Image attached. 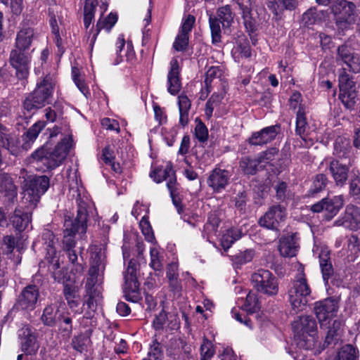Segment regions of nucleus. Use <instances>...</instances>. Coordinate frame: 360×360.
<instances>
[{
	"label": "nucleus",
	"instance_id": "f257e3e1",
	"mask_svg": "<svg viewBox=\"0 0 360 360\" xmlns=\"http://www.w3.org/2000/svg\"><path fill=\"white\" fill-rule=\"evenodd\" d=\"M71 146V139L65 138L51 150L45 146L40 147L31 154L30 162L34 164L38 171L53 170L65 160Z\"/></svg>",
	"mask_w": 360,
	"mask_h": 360
},
{
	"label": "nucleus",
	"instance_id": "f03ea898",
	"mask_svg": "<svg viewBox=\"0 0 360 360\" xmlns=\"http://www.w3.org/2000/svg\"><path fill=\"white\" fill-rule=\"evenodd\" d=\"M54 75L47 74L39 81L34 91L28 94L23 102L24 109L36 111L51 103L56 86Z\"/></svg>",
	"mask_w": 360,
	"mask_h": 360
},
{
	"label": "nucleus",
	"instance_id": "7ed1b4c3",
	"mask_svg": "<svg viewBox=\"0 0 360 360\" xmlns=\"http://www.w3.org/2000/svg\"><path fill=\"white\" fill-rule=\"evenodd\" d=\"M288 294L292 309L296 313L302 311L307 304L308 297L311 294V288L304 272V267L301 265L297 269Z\"/></svg>",
	"mask_w": 360,
	"mask_h": 360
},
{
	"label": "nucleus",
	"instance_id": "20e7f679",
	"mask_svg": "<svg viewBox=\"0 0 360 360\" xmlns=\"http://www.w3.org/2000/svg\"><path fill=\"white\" fill-rule=\"evenodd\" d=\"M87 210L84 202L78 204L77 214L74 221L65 219L64 236L63 238V249L64 251L73 250L76 242L75 235L76 233H84L87 228Z\"/></svg>",
	"mask_w": 360,
	"mask_h": 360
},
{
	"label": "nucleus",
	"instance_id": "39448f33",
	"mask_svg": "<svg viewBox=\"0 0 360 360\" xmlns=\"http://www.w3.org/2000/svg\"><path fill=\"white\" fill-rule=\"evenodd\" d=\"M292 326L297 345L305 349H311L317 328L315 319L311 316H300Z\"/></svg>",
	"mask_w": 360,
	"mask_h": 360
},
{
	"label": "nucleus",
	"instance_id": "423d86ee",
	"mask_svg": "<svg viewBox=\"0 0 360 360\" xmlns=\"http://www.w3.org/2000/svg\"><path fill=\"white\" fill-rule=\"evenodd\" d=\"M335 25L339 30H345L354 24L356 16V5L347 0H336L330 7Z\"/></svg>",
	"mask_w": 360,
	"mask_h": 360
},
{
	"label": "nucleus",
	"instance_id": "0eeeda50",
	"mask_svg": "<svg viewBox=\"0 0 360 360\" xmlns=\"http://www.w3.org/2000/svg\"><path fill=\"white\" fill-rule=\"evenodd\" d=\"M251 283L253 288L259 292L268 296H274L278 294V280L269 270L260 269L252 274Z\"/></svg>",
	"mask_w": 360,
	"mask_h": 360
},
{
	"label": "nucleus",
	"instance_id": "6e6552de",
	"mask_svg": "<svg viewBox=\"0 0 360 360\" xmlns=\"http://www.w3.org/2000/svg\"><path fill=\"white\" fill-rule=\"evenodd\" d=\"M50 186V179L46 175L30 176L25 180V195L33 203L38 202L41 197L48 191Z\"/></svg>",
	"mask_w": 360,
	"mask_h": 360
},
{
	"label": "nucleus",
	"instance_id": "1a4fd4ad",
	"mask_svg": "<svg viewBox=\"0 0 360 360\" xmlns=\"http://www.w3.org/2000/svg\"><path fill=\"white\" fill-rule=\"evenodd\" d=\"M136 266L135 262L130 260L127 269L124 275V285L123 292L127 301L138 302L141 300L139 283L136 276Z\"/></svg>",
	"mask_w": 360,
	"mask_h": 360
},
{
	"label": "nucleus",
	"instance_id": "9d476101",
	"mask_svg": "<svg viewBox=\"0 0 360 360\" xmlns=\"http://www.w3.org/2000/svg\"><path fill=\"white\" fill-rule=\"evenodd\" d=\"M278 153V150L277 148H271L261 153L257 158H251L250 157L242 158L240 160V168L244 174L247 175H254L259 168L264 167V165H261V164L266 163L268 161L272 160L274 155Z\"/></svg>",
	"mask_w": 360,
	"mask_h": 360
},
{
	"label": "nucleus",
	"instance_id": "9b49d317",
	"mask_svg": "<svg viewBox=\"0 0 360 360\" xmlns=\"http://www.w3.org/2000/svg\"><path fill=\"white\" fill-rule=\"evenodd\" d=\"M11 66L16 70V76L20 79H26L29 75L31 55L27 51L17 48L11 50L9 56Z\"/></svg>",
	"mask_w": 360,
	"mask_h": 360
},
{
	"label": "nucleus",
	"instance_id": "f8f14e48",
	"mask_svg": "<svg viewBox=\"0 0 360 360\" xmlns=\"http://www.w3.org/2000/svg\"><path fill=\"white\" fill-rule=\"evenodd\" d=\"M287 216L286 208L281 205L271 206L263 217L259 220L261 226L268 229L278 230L281 224Z\"/></svg>",
	"mask_w": 360,
	"mask_h": 360
},
{
	"label": "nucleus",
	"instance_id": "ddd939ff",
	"mask_svg": "<svg viewBox=\"0 0 360 360\" xmlns=\"http://www.w3.org/2000/svg\"><path fill=\"white\" fill-rule=\"evenodd\" d=\"M344 200L342 195L334 196L333 198H326L314 204L311 210L314 212H324V217L330 220L343 206Z\"/></svg>",
	"mask_w": 360,
	"mask_h": 360
},
{
	"label": "nucleus",
	"instance_id": "4468645a",
	"mask_svg": "<svg viewBox=\"0 0 360 360\" xmlns=\"http://www.w3.org/2000/svg\"><path fill=\"white\" fill-rule=\"evenodd\" d=\"M20 339L21 349L29 355L34 354L39 347L37 341V330L28 324H25L18 331Z\"/></svg>",
	"mask_w": 360,
	"mask_h": 360
},
{
	"label": "nucleus",
	"instance_id": "2eb2a0df",
	"mask_svg": "<svg viewBox=\"0 0 360 360\" xmlns=\"http://www.w3.org/2000/svg\"><path fill=\"white\" fill-rule=\"evenodd\" d=\"M338 302L333 298H327L316 302L314 305V312L321 324L328 319H331L338 311Z\"/></svg>",
	"mask_w": 360,
	"mask_h": 360
},
{
	"label": "nucleus",
	"instance_id": "dca6fc26",
	"mask_svg": "<svg viewBox=\"0 0 360 360\" xmlns=\"http://www.w3.org/2000/svg\"><path fill=\"white\" fill-rule=\"evenodd\" d=\"M38 288L30 285L24 288L18 297L16 307L22 310H32L34 309L39 297Z\"/></svg>",
	"mask_w": 360,
	"mask_h": 360
},
{
	"label": "nucleus",
	"instance_id": "f3484780",
	"mask_svg": "<svg viewBox=\"0 0 360 360\" xmlns=\"http://www.w3.org/2000/svg\"><path fill=\"white\" fill-rule=\"evenodd\" d=\"M153 327L155 330H176L179 327V321L176 314L167 313L162 309L155 315L153 321Z\"/></svg>",
	"mask_w": 360,
	"mask_h": 360
},
{
	"label": "nucleus",
	"instance_id": "a211bd4d",
	"mask_svg": "<svg viewBox=\"0 0 360 360\" xmlns=\"http://www.w3.org/2000/svg\"><path fill=\"white\" fill-rule=\"evenodd\" d=\"M280 131L279 125H271L263 128L259 131L252 133L248 142L252 146H263L275 139Z\"/></svg>",
	"mask_w": 360,
	"mask_h": 360
},
{
	"label": "nucleus",
	"instance_id": "6ab92c4d",
	"mask_svg": "<svg viewBox=\"0 0 360 360\" xmlns=\"http://www.w3.org/2000/svg\"><path fill=\"white\" fill-rule=\"evenodd\" d=\"M150 176L156 183L167 181V187L169 193H174V186L177 185V183L175 172L171 165H167L164 168L156 169L150 173Z\"/></svg>",
	"mask_w": 360,
	"mask_h": 360
},
{
	"label": "nucleus",
	"instance_id": "aec40b11",
	"mask_svg": "<svg viewBox=\"0 0 360 360\" xmlns=\"http://www.w3.org/2000/svg\"><path fill=\"white\" fill-rule=\"evenodd\" d=\"M35 37L34 28L28 24H22L16 34L15 48L28 51Z\"/></svg>",
	"mask_w": 360,
	"mask_h": 360
},
{
	"label": "nucleus",
	"instance_id": "412c9836",
	"mask_svg": "<svg viewBox=\"0 0 360 360\" xmlns=\"http://www.w3.org/2000/svg\"><path fill=\"white\" fill-rule=\"evenodd\" d=\"M167 74V91L172 95H176L181 90L180 67L176 58H172L169 63Z\"/></svg>",
	"mask_w": 360,
	"mask_h": 360
},
{
	"label": "nucleus",
	"instance_id": "4be33fe9",
	"mask_svg": "<svg viewBox=\"0 0 360 360\" xmlns=\"http://www.w3.org/2000/svg\"><path fill=\"white\" fill-rule=\"evenodd\" d=\"M351 166L352 162H340L338 160L330 162L328 169L338 186H342L346 182Z\"/></svg>",
	"mask_w": 360,
	"mask_h": 360
},
{
	"label": "nucleus",
	"instance_id": "5701e85b",
	"mask_svg": "<svg viewBox=\"0 0 360 360\" xmlns=\"http://www.w3.org/2000/svg\"><path fill=\"white\" fill-rule=\"evenodd\" d=\"M0 143L11 154L17 155L19 153V140L14 133L0 122Z\"/></svg>",
	"mask_w": 360,
	"mask_h": 360
},
{
	"label": "nucleus",
	"instance_id": "b1692460",
	"mask_svg": "<svg viewBox=\"0 0 360 360\" xmlns=\"http://www.w3.org/2000/svg\"><path fill=\"white\" fill-rule=\"evenodd\" d=\"M229 172L225 169L216 168L212 170L207 179V184L214 192H221L229 184Z\"/></svg>",
	"mask_w": 360,
	"mask_h": 360
},
{
	"label": "nucleus",
	"instance_id": "393cba45",
	"mask_svg": "<svg viewBox=\"0 0 360 360\" xmlns=\"http://www.w3.org/2000/svg\"><path fill=\"white\" fill-rule=\"evenodd\" d=\"M103 300L101 290L86 291L83 307L86 306L83 319H91L95 314L98 305L101 304Z\"/></svg>",
	"mask_w": 360,
	"mask_h": 360
},
{
	"label": "nucleus",
	"instance_id": "a878e982",
	"mask_svg": "<svg viewBox=\"0 0 360 360\" xmlns=\"http://www.w3.org/2000/svg\"><path fill=\"white\" fill-rule=\"evenodd\" d=\"M268 9L276 18L280 17L285 10L294 11L299 5L298 0H267Z\"/></svg>",
	"mask_w": 360,
	"mask_h": 360
},
{
	"label": "nucleus",
	"instance_id": "bb28decb",
	"mask_svg": "<svg viewBox=\"0 0 360 360\" xmlns=\"http://www.w3.org/2000/svg\"><path fill=\"white\" fill-rule=\"evenodd\" d=\"M337 226H343L352 230L357 229L360 225V212L354 206L347 207L342 219L335 221Z\"/></svg>",
	"mask_w": 360,
	"mask_h": 360
},
{
	"label": "nucleus",
	"instance_id": "cd10ccee",
	"mask_svg": "<svg viewBox=\"0 0 360 360\" xmlns=\"http://www.w3.org/2000/svg\"><path fill=\"white\" fill-rule=\"evenodd\" d=\"M241 11L242 18L246 31L252 33L256 30L255 21L252 18V4L250 0H233Z\"/></svg>",
	"mask_w": 360,
	"mask_h": 360
},
{
	"label": "nucleus",
	"instance_id": "c85d7f7f",
	"mask_svg": "<svg viewBox=\"0 0 360 360\" xmlns=\"http://www.w3.org/2000/svg\"><path fill=\"white\" fill-rule=\"evenodd\" d=\"M334 153L340 162H352V148L349 139L338 138L334 144Z\"/></svg>",
	"mask_w": 360,
	"mask_h": 360
},
{
	"label": "nucleus",
	"instance_id": "c756f323",
	"mask_svg": "<svg viewBox=\"0 0 360 360\" xmlns=\"http://www.w3.org/2000/svg\"><path fill=\"white\" fill-rule=\"evenodd\" d=\"M61 311L60 302L46 306L41 317L42 323L48 326H55L58 323Z\"/></svg>",
	"mask_w": 360,
	"mask_h": 360
},
{
	"label": "nucleus",
	"instance_id": "7c9ffc66",
	"mask_svg": "<svg viewBox=\"0 0 360 360\" xmlns=\"http://www.w3.org/2000/svg\"><path fill=\"white\" fill-rule=\"evenodd\" d=\"M96 271L103 272L105 268V248L94 245L91 248V266Z\"/></svg>",
	"mask_w": 360,
	"mask_h": 360
},
{
	"label": "nucleus",
	"instance_id": "2f4dec72",
	"mask_svg": "<svg viewBox=\"0 0 360 360\" xmlns=\"http://www.w3.org/2000/svg\"><path fill=\"white\" fill-rule=\"evenodd\" d=\"M278 250L283 257L295 256L297 245L293 235L282 237L279 240Z\"/></svg>",
	"mask_w": 360,
	"mask_h": 360
},
{
	"label": "nucleus",
	"instance_id": "473e14b6",
	"mask_svg": "<svg viewBox=\"0 0 360 360\" xmlns=\"http://www.w3.org/2000/svg\"><path fill=\"white\" fill-rule=\"evenodd\" d=\"M10 221L16 231L21 232L24 231L30 223V215L24 212L20 209L16 208L10 217Z\"/></svg>",
	"mask_w": 360,
	"mask_h": 360
},
{
	"label": "nucleus",
	"instance_id": "72a5a7b5",
	"mask_svg": "<svg viewBox=\"0 0 360 360\" xmlns=\"http://www.w3.org/2000/svg\"><path fill=\"white\" fill-rule=\"evenodd\" d=\"M60 305L62 306V311L60 313L58 321L59 330L63 333L64 335L70 336L73 329L72 319L70 316V314L68 311L65 304L61 301Z\"/></svg>",
	"mask_w": 360,
	"mask_h": 360
},
{
	"label": "nucleus",
	"instance_id": "f704fd0d",
	"mask_svg": "<svg viewBox=\"0 0 360 360\" xmlns=\"http://www.w3.org/2000/svg\"><path fill=\"white\" fill-rule=\"evenodd\" d=\"M42 244L46 250L45 259H49L57 256L55 236L52 231L45 230L41 236Z\"/></svg>",
	"mask_w": 360,
	"mask_h": 360
},
{
	"label": "nucleus",
	"instance_id": "c9c22d12",
	"mask_svg": "<svg viewBox=\"0 0 360 360\" xmlns=\"http://www.w3.org/2000/svg\"><path fill=\"white\" fill-rule=\"evenodd\" d=\"M0 193H4L8 200H13L17 195L12 179L4 173H0Z\"/></svg>",
	"mask_w": 360,
	"mask_h": 360
},
{
	"label": "nucleus",
	"instance_id": "e433bc0d",
	"mask_svg": "<svg viewBox=\"0 0 360 360\" xmlns=\"http://www.w3.org/2000/svg\"><path fill=\"white\" fill-rule=\"evenodd\" d=\"M49 265V271L51 273L54 281L58 283H64L67 281L65 270L60 268L58 257H51L46 259Z\"/></svg>",
	"mask_w": 360,
	"mask_h": 360
},
{
	"label": "nucleus",
	"instance_id": "4c0bfd02",
	"mask_svg": "<svg viewBox=\"0 0 360 360\" xmlns=\"http://www.w3.org/2000/svg\"><path fill=\"white\" fill-rule=\"evenodd\" d=\"M240 237L241 233L238 229H228L223 233L221 238V245L224 250H227Z\"/></svg>",
	"mask_w": 360,
	"mask_h": 360
},
{
	"label": "nucleus",
	"instance_id": "58836bf2",
	"mask_svg": "<svg viewBox=\"0 0 360 360\" xmlns=\"http://www.w3.org/2000/svg\"><path fill=\"white\" fill-rule=\"evenodd\" d=\"M98 0H86L84 6V25L88 29L94 20V13Z\"/></svg>",
	"mask_w": 360,
	"mask_h": 360
},
{
	"label": "nucleus",
	"instance_id": "ea45409f",
	"mask_svg": "<svg viewBox=\"0 0 360 360\" xmlns=\"http://www.w3.org/2000/svg\"><path fill=\"white\" fill-rule=\"evenodd\" d=\"M117 20V15L112 13H110L105 19L100 18L97 22L96 32L93 36L91 43L95 41L96 36L102 29H106L108 31H110L112 26L116 23Z\"/></svg>",
	"mask_w": 360,
	"mask_h": 360
},
{
	"label": "nucleus",
	"instance_id": "a19ab883",
	"mask_svg": "<svg viewBox=\"0 0 360 360\" xmlns=\"http://www.w3.org/2000/svg\"><path fill=\"white\" fill-rule=\"evenodd\" d=\"M183 344L180 340L176 338H171L166 345L167 355L174 360H181L180 349L181 345Z\"/></svg>",
	"mask_w": 360,
	"mask_h": 360
},
{
	"label": "nucleus",
	"instance_id": "79ce46f5",
	"mask_svg": "<svg viewBox=\"0 0 360 360\" xmlns=\"http://www.w3.org/2000/svg\"><path fill=\"white\" fill-rule=\"evenodd\" d=\"M261 308L260 302L255 293L250 292L245 298V302L242 309L248 314H253L258 311Z\"/></svg>",
	"mask_w": 360,
	"mask_h": 360
},
{
	"label": "nucleus",
	"instance_id": "37998d69",
	"mask_svg": "<svg viewBox=\"0 0 360 360\" xmlns=\"http://www.w3.org/2000/svg\"><path fill=\"white\" fill-rule=\"evenodd\" d=\"M340 92L355 90V82L352 77L346 72V68H342L339 75Z\"/></svg>",
	"mask_w": 360,
	"mask_h": 360
},
{
	"label": "nucleus",
	"instance_id": "c03bdc74",
	"mask_svg": "<svg viewBox=\"0 0 360 360\" xmlns=\"http://www.w3.org/2000/svg\"><path fill=\"white\" fill-rule=\"evenodd\" d=\"M339 98L344 106L348 110H354L356 103V90L340 92Z\"/></svg>",
	"mask_w": 360,
	"mask_h": 360
},
{
	"label": "nucleus",
	"instance_id": "a18cd8bd",
	"mask_svg": "<svg viewBox=\"0 0 360 360\" xmlns=\"http://www.w3.org/2000/svg\"><path fill=\"white\" fill-rule=\"evenodd\" d=\"M45 122L39 121L34 124L22 136L25 142H33L38 136L39 132L44 128Z\"/></svg>",
	"mask_w": 360,
	"mask_h": 360
},
{
	"label": "nucleus",
	"instance_id": "49530a36",
	"mask_svg": "<svg viewBox=\"0 0 360 360\" xmlns=\"http://www.w3.org/2000/svg\"><path fill=\"white\" fill-rule=\"evenodd\" d=\"M217 15L219 21L224 27H228L231 25L233 20V16L230 6L226 5L219 8L217 11Z\"/></svg>",
	"mask_w": 360,
	"mask_h": 360
},
{
	"label": "nucleus",
	"instance_id": "de8ad7c7",
	"mask_svg": "<svg viewBox=\"0 0 360 360\" xmlns=\"http://www.w3.org/2000/svg\"><path fill=\"white\" fill-rule=\"evenodd\" d=\"M307 122L304 112L301 108H299L297 112L296 118V134L299 135L303 140H305V131Z\"/></svg>",
	"mask_w": 360,
	"mask_h": 360
},
{
	"label": "nucleus",
	"instance_id": "09e8293b",
	"mask_svg": "<svg viewBox=\"0 0 360 360\" xmlns=\"http://www.w3.org/2000/svg\"><path fill=\"white\" fill-rule=\"evenodd\" d=\"M200 360H211L215 353L212 342L205 338L203 339V342L200 345Z\"/></svg>",
	"mask_w": 360,
	"mask_h": 360
},
{
	"label": "nucleus",
	"instance_id": "8fccbe9b",
	"mask_svg": "<svg viewBox=\"0 0 360 360\" xmlns=\"http://www.w3.org/2000/svg\"><path fill=\"white\" fill-rule=\"evenodd\" d=\"M327 183L328 179L325 174H317L314 177L312 185L309 189V193L311 195H314L316 193H319L326 188Z\"/></svg>",
	"mask_w": 360,
	"mask_h": 360
},
{
	"label": "nucleus",
	"instance_id": "3c124183",
	"mask_svg": "<svg viewBox=\"0 0 360 360\" xmlns=\"http://www.w3.org/2000/svg\"><path fill=\"white\" fill-rule=\"evenodd\" d=\"M356 349L351 345H346L340 349L336 356L339 360H355Z\"/></svg>",
	"mask_w": 360,
	"mask_h": 360
},
{
	"label": "nucleus",
	"instance_id": "603ef678",
	"mask_svg": "<svg viewBox=\"0 0 360 360\" xmlns=\"http://www.w3.org/2000/svg\"><path fill=\"white\" fill-rule=\"evenodd\" d=\"M195 122V136L200 143H205L208 139V129L200 118L197 117Z\"/></svg>",
	"mask_w": 360,
	"mask_h": 360
},
{
	"label": "nucleus",
	"instance_id": "864d4df0",
	"mask_svg": "<svg viewBox=\"0 0 360 360\" xmlns=\"http://www.w3.org/2000/svg\"><path fill=\"white\" fill-rule=\"evenodd\" d=\"M101 271H96L94 267H90L89 270V278L86 280L85 285L86 291H92L95 290H101V288L96 285L97 278Z\"/></svg>",
	"mask_w": 360,
	"mask_h": 360
},
{
	"label": "nucleus",
	"instance_id": "5fc2aeb1",
	"mask_svg": "<svg viewBox=\"0 0 360 360\" xmlns=\"http://www.w3.org/2000/svg\"><path fill=\"white\" fill-rule=\"evenodd\" d=\"M210 27L211 30L212 41L216 44L221 41L220 21L217 18H210Z\"/></svg>",
	"mask_w": 360,
	"mask_h": 360
},
{
	"label": "nucleus",
	"instance_id": "6e6d98bb",
	"mask_svg": "<svg viewBox=\"0 0 360 360\" xmlns=\"http://www.w3.org/2000/svg\"><path fill=\"white\" fill-rule=\"evenodd\" d=\"M221 74L222 71L219 66H212L207 70L205 73V83L207 92L210 91V88L211 86L212 81L214 78L221 77Z\"/></svg>",
	"mask_w": 360,
	"mask_h": 360
},
{
	"label": "nucleus",
	"instance_id": "4d7b16f0",
	"mask_svg": "<svg viewBox=\"0 0 360 360\" xmlns=\"http://www.w3.org/2000/svg\"><path fill=\"white\" fill-rule=\"evenodd\" d=\"M148 356L151 360H162L163 350L161 344L155 339L150 345Z\"/></svg>",
	"mask_w": 360,
	"mask_h": 360
},
{
	"label": "nucleus",
	"instance_id": "13d9d810",
	"mask_svg": "<svg viewBox=\"0 0 360 360\" xmlns=\"http://www.w3.org/2000/svg\"><path fill=\"white\" fill-rule=\"evenodd\" d=\"M139 226L143 234L145 236L146 240L153 243L155 240V237L148 218L146 217H142L139 222Z\"/></svg>",
	"mask_w": 360,
	"mask_h": 360
},
{
	"label": "nucleus",
	"instance_id": "bf43d9fd",
	"mask_svg": "<svg viewBox=\"0 0 360 360\" xmlns=\"http://www.w3.org/2000/svg\"><path fill=\"white\" fill-rule=\"evenodd\" d=\"M89 338L84 335H79L75 336L72 340V347L79 352H82L86 349L87 345L89 342Z\"/></svg>",
	"mask_w": 360,
	"mask_h": 360
},
{
	"label": "nucleus",
	"instance_id": "052dcab7",
	"mask_svg": "<svg viewBox=\"0 0 360 360\" xmlns=\"http://www.w3.org/2000/svg\"><path fill=\"white\" fill-rule=\"evenodd\" d=\"M188 35L179 32L173 44V48L176 51H185L188 46Z\"/></svg>",
	"mask_w": 360,
	"mask_h": 360
},
{
	"label": "nucleus",
	"instance_id": "680f3d73",
	"mask_svg": "<svg viewBox=\"0 0 360 360\" xmlns=\"http://www.w3.org/2000/svg\"><path fill=\"white\" fill-rule=\"evenodd\" d=\"M68 255L70 262L74 266L72 271H75L77 274H82L84 270L83 266L79 264L78 261V256L76 251L73 250L65 251Z\"/></svg>",
	"mask_w": 360,
	"mask_h": 360
},
{
	"label": "nucleus",
	"instance_id": "e2e57ef3",
	"mask_svg": "<svg viewBox=\"0 0 360 360\" xmlns=\"http://www.w3.org/2000/svg\"><path fill=\"white\" fill-rule=\"evenodd\" d=\"M236 44V49L240 53L242 57L248 58L251 56L252 53L249 42L245 37L239 39Z\"/></svg>",
	"mask_w": 360,
	"mask_h": 360
},
{
	"label": "nucleus",
	"instance_id": "0e129e2a",
	"mask_svg": "<svg viewBox=\"0 0 360 360\" xmlns=\"http://www.w3.org/2000/svg\"><path fill=\"white\" fill-rule=\"evenodd\" d=\"M150 266L155 271H161L162 269V264L161 262L160 252L155 248H150Z\"/></svg>",
	"mask_w": 360,
	"mask_h": 360
},
{
	"label": "nucleus",
	"instance_id": "69168bd1",
	"mask_svg": "<svg viewBox=\"0 0 360 360\" xmlns=\"http://www.w3.org/2000/svg\"><path fill=\"white\" fill-rule=\"evenodd\" d=\"M318 20V13L316 8H309L302 15V20L307 26L314 25Z\"/></svg>",
	"mask_w": 360,
	"mask_h": 360
},
{
	"label": "nucleus",
	"instance_id": "338daca9",
	"mask_svg": "<svg viewBox=\"0 0 360 360\" xmlns=\"http://www.w3.org/2000/svg\"><path fill=\"white\" fill-rule=\"evenodd\" d=\"M353 53L351 49L347 46H341L338 49V57L337 60H341L344 63L349 61V59L352 58Z\"/></svg>",
	"mask_w": 360,
	"mask_h": 360
},
{
	"label": "nucleus",
	"instance_id": "774afa93",
	"mask_svg": "<svg viewBox=\"0 0 360 360\" xmlns=\"http://www.w3.org/2000/svg\"><path fill=\"white\" fill-rule=\"evenodd\" d=\"M350 194L355 200L360 202V177L356 176L352 179L350 183Z\"/></svg>",
	"mask_w": 360,
	"mask_h": 360
}]
</instances>
